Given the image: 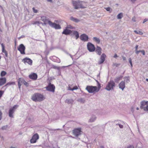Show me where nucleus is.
<instances>
[{
	"instance_id": "nucleus-42",
	"label": "nucleus",
	"mask_w": 148,
	"mask_h": 148,
	"mask_svg": "<svg viewBox=\"0 0 148 148\" xmlns=\"http://www.w3.org/2000/svg\"><path fill=\"white\" fill-rule=\"evenodd\" d=\"M148 21V19L147 18H145L144 19L143 21V23H144L146 22L147 21Z\"/></svg>"
},
{
	"instance_id": "nucleus-4",
	"label": "nucleus",
	"mask_w": 148,
	"mask_h": 148,
	"mask_svg": "<svg viewBox=\"0 0 148 148\" xmlns=\"http://www.w3.org/2000/svg\"><path fill=\"white\" fill-rule=\"evenodd\" d=\"M140 108L145 112H148V101L143 100L140 103Z\"/></svg>"
},
{
	"instance_id": "nucleus-21",
	"label": "nucleus",
	"mask_w": 148,
	"mask_h": 148,
	"mask_svg": "<svg viewBox=\"0 0 148 148\" xmlns=\"http://www.w3.org/2000/svg\"><path fill=\"white\" fill-rule=\"evenodd\" d=\"M72 32V31L66 28V29L62 32V34H63L67 35L70 34Z\"/></svg>"
},
{
	"instance_id": "nucleus-32",
	"label": "nucleus",
	"mask_w": 148,
	"mask_h": 148,
	"mask_svg": "<svg viewBox=\"0 0 148 148\" xmlns=\"http://www.w3.org/2000/svg\"><path fill=\"white\" fill-rule=\"evenodd\" d=\"M15 84V82H8L6 84L5 86H6L7 85H14Z\"/></svg>"
},
{
	"instance_id": "nucleus-31",
	"label": "nucleus",
	"mask_w": 148,
	"mask_h": 148,
	"mask_svg": "<svg viewBox=\"0 0 148 148\" xmlns=\"http://www.w3.org/2000/svg\"><path fill=\"white\" fill-rule=\"evenodd\" d=\"M67 29H74V27L71 25H68L66 27Z\"/></svg>"
},
{
	"instance_id": "nucleus-17",
	"label": "nucleus",
	"mask_w": 148,
	"mask_h": 148,
	"mask_svg": "<svg viewBox=\"0 0 148 148\" xmlns=\"http://www.w3.org/2000/svg\"><path fill=\"white\" fill-rule=\"evenodd\" d=\"M106 57L105 54H102L101 56L100 61L98 62L99 64H101L105 60V58Z\"/></svg>"
},
{
	"instance_id": "nucleus-53",
	"label": "nucleus",
	"mask_w": 148,
	"mask_h": 148,
	"mask_svg": "<svg viewBox=\"0 0 148 148\" xmlns=\"http://www.w3.org/2000/svg\"><path fill=\"white\" fill-rule=\"evenodd\" d=\"M100 148H104V147L103 146H101L100 147Z\"/></svg>"
},
{
	"instance_id": "nucleus-3",
	"label": "nucleus",
	"mask_w": 148,
	"mask_h": 148,
	"mask_svg": "<svg viewBox=\"0 0 148 148\" xmlns=\"http://www.w3.org/2000/svg\"><path fill=\"white\" fill-rule=\"evenodd\" d=\"M72 3L75 9H78L79 8H86V5L84 4L86 3L82 1H73Z\"/></svg>"
},
{
	"instance_id": "nucleus-57",
	"label": "nucleus",
	"mask_w": 148,
	"mask_h": 148,
	"mask_svg": "<svg viewBox=\"0 0 148 148\" xmlns=\"http://www.w3.org/2000/svg\"><path fill=\"white\" fill-rule=\"evenodd\" d=\"M10 148H15L14 147H11Z\"/></svg>"
},
{
	"instance_id": "nucleus-48",
	"label": "nucleus",
	"mask_w": 148,
	"mask_h": 148,
	"mask_svg": "<svg viewBox=\"0 0 148 148\" xmlns=\"http://www.w3.org/2000/svg\"><path fill=\"white\" fill-rule=\"evenodd\" d=\"M122 58H123V60H126V58L125 57L123 56H122Z\"/></svg>"
},
{
	"instance_id": "nucleus-41",
	"label": "nucleus",
	"mask_w": 148,
	"mask_h": 148,
	"mask_svg": "<svg viewBox=\"0 0 148 148\" xmlns=\"http://www.w3.org/2000/svg\"><path fill=\"white\" fill-rule=\"evenodd\" d=\"M132 20L133 21L135 22L136 21L135 17H133L132 18Z\"/></svg>"
},
{
	"instance_id": "nucleus-52",
	"label": "nucleus",
	"mask_w": 148,
	"mask_h": 148,
	"mask_svg": "<svg viewBox=\"0 0 148 148\" xmlns=\"http://www.w3.org/2000/svg\"><path fill=\"white\" fill-rule=\"evenodd\" d=\"M138 45H136V47H135L136 50H137V49H138Z\"/></svg>"
},
{
	"instance_id": "nucleus-15",
	"label": "nucleus",
	"mask_w": 148,
	"mask_h": 148,
	"mask_svg": "<svg viewBox=\"0 0 148 148\" xmlns=\"http://www.w3.org/2000/svg\"><path fill=\"white\" fill-rule=\"evenodd\" d=\"M41 20L44 22L45 24L48 23L49 25L50 24L49 22H51L50 21H49V19L47 18L46 17L43 16L41 17Z\"/></svg>"
},
{
	"instance_id": "nucleus-44",
	"label": "nucleus",
	"mask_w": 148,
	"mask_h": 148,
	"mask_svg": "<svg viewBox=\"0 0 148 148\" xmlns=\"http://www.w3.org/2000/svg\"><path fill=\"white\" fill-rule=\"evenodd\" d=\"M40 23L39 21H36L34 22V23H33L34 24H39Z\"/></svg>"
},
{
	"instance_id": "nucleus-7",
	"label": "nucleus",
	"mask_w": 148,
	"mask_h": 148,
	"mask_svg": "<svg viewBox=\"0 0 148 148\" xmlns=\"http://www.w3.org/2000/svg\"><path fill=\"white\" fill-rule=\"evenodd\" d=\"M45 88L48 91L54 92H55V87L54 85L50 83L48 86L45 87Z\"/></svg>"
},
{
	"instance_id": "nucleus-6",
	"label": "nucleus",
	"mask_w": 148,
	"mask_h": 148,
	"mask_svg": "<svg viewBox=\"0 0 148 148\" xmlns=\"http://www.w3.org/2000/svg\"><path fill=\"white\" fill-rule=\"evenodd\" d=\"M18 106L17 105H14L13 107L10 108L9 111V116L11 118H13V114L15 111L16 110L18 107Z\"/></svg>"
},
{
	"instance_id": "nucleus-54",
	"label": "nucleus",
	"mask_w": 148,
	"mask_h": 148,
	"mask_svg": "<svg viewBox=\"0 0 148 148\" xmlns=\"http://www.w3.org/2000/svg\"><path fill=\"white\" fill-rule=\"evenodd\" d=\"M47 1H49L51 2H52V0H47Z\"/></svg>"
},
{
	"instance_id": "nucleus-51",
	"label": "nucleus",
	"mask_w": 148,
	"mask_h": 148,
	"mask_svg": "<svg viewBox=\"0 0 148 148\" xmlns=\"http://www.w3.org/2000/svg\"><path fill=\"white\" fill-rule=\"evenodd\" d=\"M114 57L115 58H116L117 57V56L116 54H115L114 55Z\"/></svg>"
},
{
	"instance_id": "nucleus-24",
	"label": "nucleus",
	"mask_w": 148,
	"mask_h": 148,
	"mask_svg": "<svg viewBox=\"0 0 148 148\" xmlns=\"http://www.w3.org/2000/svg\"><path fill=\"white\" fill-rule=\"evenodd\" d=\"M70 19L71 20L73 21L76 23H78L80 21V20L76 18H74L72 16L70 17Z\"/></svg>"
},
{
	"instance_id": "nucleus-46",
	"label": "nucleus",
	"mask_w": 148,
	"mask_h": 148,
	"mask_svg": "<svg viewBox=\"0 0 148 148\" xmlns=\"http://www.w3.org/2000/svg\"><path fill=\"white\" fill-rule=\"evenodd\" d=\"M125 78L126 79V80H127L126 82H127L128 81H129V77H125Z\"/></svg>"
},
{
	"instance_id": "nucleus-56",
	"label": "nucleus",
	"mask_w": 148,
	"mask_h": 148,
	"mask_svg": "<svg viewBox=\"0 0 148 148\" xmlns=\"http://www.w3.org/2000/svg\"><path fill=\"white\" fill-rule=\"evenodd\" d=\"M146 81L147 82H148V78L146 79Z\"/></svg>"
},
{
	"instance_id": "nucleus-45",
	"label": "nucleus",
	"mask_w": 148,
	"mask_h": 148,
	"mask_svg": "<svg viewBox=\"0 0 148 148\" xmlns=\"http://www.w3.org/2000/svg\"><path fill=\"white\" fill-rule=\"evenodd\" d=\"M136 53L137 54H138L140 52V51H141L140 50V51H137V50H136Z\"/></svg>"
},
{
	"instance_id": "nucleus-16",
	"label": "nucleus",
	"mask_w": 148,
	"mask_h": 148,
	"mask_svg": "<svg viewBox=\"0 0 148 148\" xmlns=\"http://www.w3.org/2000/svg\"><path fill=\"white\" fill-rule=\"evenodd\" d=\"M80 38L81 40L84 41H87L88 38L87 35L85 34H83L81 35L80 36Z\"/></svg>"
},
{
	"instance_id": "nucleus-9",
	"label": "nucleus",
	"mask_w": 148,
	"mask_h": 148,
	"mask_svg": "<svg viewBox=\"0 0 148 148\" xmlns=\"http://www.w3.org/2000/svg\"><path fill=\"white\" fill-rule=\"evenodd\" d=\"M25 48L24 45L23 44H20L18 48V50L20 52L21 54H25Z\"/></svg>"
},
{
	"instance_id": "nucleus-39",
	"label": "nucleus",
	"mask_w": 148,
	"mask_h": 148,
	"mask_svg": "<svg viewBox=\"0 0 148 148\" xmlns=\"http://www.w3.org/2000/svg\"><path fill=\"white\" fill-rule=\"evenodd\" d=\"M23 84L26 86H27L28 85V83L25 80H24Z\"/></svg>"
},
{
	"instance_id": "nucleus-22",
	"label": "nucleus",
	"mask_w": 148,
	"mask_h": 148,
	"mask_svg": "<svg viewBox=\"0 0 148 148\" xmlns=\"http://www.w3.org/2000/svg\"><path fill=\"white\" fill-rule=\"evenodd\" d=\"M101 50L102 49L100 47L97 46L96 49L95 51L98 55H100L101 53Z\"/></svg>"
},
{
	"instance_id": "nucleus-37",
	"label": "nucleus",
	"mask_w": 148,
	"mask_h": 148,
	"mask_svg": "<svg viewBox=\"0 0 148 148\" xmlns=\"http://www.w3.org/2000/svg\"><path fill=\"white\" fill-rule=\"evenodd\" d=\"M120 65V64H117V63H114L113 64V66H115L116 67H118Z\"/></svg>"
},
{
	"instance_id": "nucleus-36",
	"label": "nucleus",
	"mask_w": 148,
	"mask_h": 148,
	"mask_svg": "<svg viewBox=\"0 0 148 148\" xmlns=\"http://www.w3.org/2000/svg\"><path fill=\"white\" fill-rule=\"evenodd\" d=\"M32 10H33V12L34 13H37L38 12V10H37L35 9L34 8H32Z\"/></svg>"
},
{
	"instance_id": "nucleus-1",
	"label": "nucleus",
	"mask_w": 148,
	"mask_h": 148,
	"mask_svg": "<svg viewBox=\"0 0 148 148\" xmlns=\"http://www.w3.org/2000/svg\"><path fill=\"white\" fill-rule=\"evenodd\" d=\"M45 97L42 94L38 93H34L32 96L31 99L35 102H40L44 100Z\"/></svg>"
},
{
	"instance_id": "nucleus-2",
	"label": "nucleus",
	"mask_w": 148,
	"mask_h": 148,
	"mask_svg": "<svg viewBox=\"0 0 148 148\" xmlns=\"http://www.w3.org/2000/svg\"><path fill=\"white\" fill-rule=\"evenodd\" d=\"M101 88L100 84L97 87L96 86H87L86 89L90 93H95L98 92L99 90Z\"/></svg>"
},
{
	"instance_id": "nucleus-47",
	"label": "nucleus",
	"mask_w": 148,
	"mask_h": 148,
	"mask_svg": "<svg viewBox=\"0 0 148 148\" xmlns=\"http://www.w3.org/2000/svg\"><path fill=\"white\" fill-rule=\"evenodd\" d=\"M119 125L120 128H123V125H122L121 124H119Z\"/></svg>"
},
{
	"instance_id": "nucleus-5",
	"label": "nucleus",
	"mask_w": 148,
	"mask_h": 148,
	"mask_svg": "<svg viewBox=\"0 0 148 148\" xmlns=\"http://www.w3.org/2000/svg\"><path fill=\"white\" fill-rule=\"evenodd\" d=\"M115 86V83L113 81H110L108 83L106 89L108 90H113L114 87Z\"/></svg>"
},
{
	"instance_id": "nucleus-23",
	"label": "nucleus",
	"mask_w": 148,
	"mask_h": 148,
	"mask_svg": "<svg viewBox=\"0 0 148 148\" xmlns=\"http://www.w3.org/2000/svg\"><path fill=\"white\" fill-rule=\"evenodd\" d=\"M73 34L75 36L76 39H77L79 37V35L78 32L76 31H72Z\"/></svg>"
},
{
	"instance_id": "nucleus-43",
	"label": "nucleus",
	"mask_w": 148,
	"mask_h": 148,
	"mask_svg": "<svg viewBox=\"0 0 148 148\" xmlns=\"http://www.w3.org/2000/svg\"><path fill=\"white\" fill-rule=\"evenodd\" d=\"M140 52L143 54V55H145V52L144 50H141L140 51Z\"/></svg>"
},
{
	"instance_id": "nucleus-55",
	"label": "nucleus",
	"mask_w": 148,
	"mask_h": 148,
	"mask_svg": "<svg viewBox=\"0 0 148 148\" xmlns=\"http://www.w3.org/2000/svg\"><path fill=\"white\" fill-rule=\"evenodd\" d=\"M136 109L137 110H138L139 109V108L138 107H137L136 108Z\"/></svg>"
},
{
	"instance_id": "nucleus-30",
	"label": "nucleus",
	"mask_w": 148,
	"mask_h": 148,
	"mask_svg": "<svg viewBox=\"0 0 148 148\" xmlns=\"http://www.w3.org/2000/svg\"><path fill=\"white\" fill-rule=\"evenodd\" d=\"M123 17V14L122 13H120L117 16V17L118 19H121Z\"/></svg>"
},
{
	"instance_id": "nucleus-50",
	"label": "nucleus",
	"mask_w": 148,
	"mask_h": 148,
	"mask_svg": "<svg viewBox=\"0 0 148 148\" xmlns=\"http://www.w3.org/2000/svg\"><path fill=\"white\" fill-rule=\"evenodd\" d=\"M133 3H134L137 0H130Z\"/></svg>"
},
{
	"instance_id": "nucleus-8",
	"label": "nucleus",
	"mask_w": 148,
	"mask_h": 148,
	"mask_svg": "<svg viewBox=\"0 0 148 148\" xmlns=\"http://www.w3.org/2000/svg\"><path fill=\"white\" fill-rule=\"evenodd\" d=\"M81 130V128L75 129L73 130V133L74 135L77 137L81 134L82 132Z\"/></svg>"
},
{
	"instance_id": "nucleus-38",
	"label": "nucleus",
	"mask_w": 148,
	"mask_h": 148,
	"mask_svg": "<svg viewBox=\"0 0 148 148\" xmlns=\"http://www.w3.org/2000/svg\"><path fill=\"white\" fill-rule=\"evenodd\" d=\"M105 8L106 9V10L108 11H110L111 9L110 8V7H108Z\"/></svg>"
},
{
	"instance_id": "nucleus-11",
	"label": "nucleus",
	"mask_w": 148,
	"mask_h": 148,
	"mask_svg": "<svg viewBox=\"0 0 148 148\" xmlns=\"http://www.w3.org/2000/svg\"><path fill=\"white\" fill-rule=\"evenodd\" d=\"M22 61L25 64L27 63L30 65L32 64V60L29 58L26 57L22 60Z\"/></svg>"
},
{
	"instance_id": "nucleus-13",
	"label": "nucleus",
	"mask_w": 148,
	"mask_h": 148,
	"mask_svg": "<svg viewBox=\"0 0 148 148\" xmlns=\"http://www.w3.org/2000/svg\"><path fill=\"white\" fill-rule=\"evenodd\" d=\"M49 25L51 27L55 28L56 29H59L61 28V27L60 25L57 24L55 23H52L51 22H50Z\"/></svg>"
},
{
	"instance_id": "nucleus-10",
	"label": "nucleus",
	"mask_w": 148,
	"mask_h": 148,
	"mask_svg": "<svg viewBox=\"0 0 148 148\" xmlns=\"http://www.w3.org/2000/svg\"><path fill=\"white\" fill-rule=\"evenodd\" d=\"M39 138V136L38 134L37 133L33 135L32 138L30 140V143H36Z\"/></svg>"
},
{
	"instance_id": "nucleus-18",
	"label": "nucleus",
	"mask_w": 148,
	"mask_h": 148,
	"mask_svg": "<svg viewBox=\"0 0 148 148\" xmlns=\"http://www.w3.org/2000/svg\"><path fill=\"white\" fill-rule=\"evenodd\" d=\"M6 79L5 77H0V86L4 85L6 82Z\"/></svg>"
},
{
	"instance_id": "nucleus-26",
	"label": "nucleus",
	"mask_w": 148,
	"mask_h": 148,
	"mask_svg": "<svg viewBox=\"0 0 148 148\" xmlns=\"http://www.w3.org/2000/svg\"><path fill=\"white\" fill-rule=\"evenodd\" d=\"M7 74V72L4 71H2L0 73V76L1 77L5 76Z\"/></svg>"
},
{
	"instance_id": "nucleus-19",
	"label": "nucleus",
	"mask_w": 148,
	"mask_h": 148,
	"mask_svg": "<svg viewBox=\"0 0 148 148\" xmlns=\"http://www.w3.org/2000/svg\"><path fill=\"white\" fill-rule=\"evenodd\" d=\"M24 80V79L22 78H20L18 79V84L19 89H20L21 86L22 84H23Z\"/></svg>"
},
{
	"instance_id": "nucleus-20",
	"label": "nucleus",
	"mask_w": 148,
	"mask_h": 148,
	"mask_svg": "<svg viewBox=\"0 0 148 148\" xmlns=\"http://www.w3.org/2000/svg\"><path fill=\"white\" fill-rule=\"evenodd\" d=\"M119 88L123 90L125 87V83L124 81H122L119 84Z\"/></svg>"
},
{
	"instance_id": "nucleus-33",
	"label": "nucleus",
	"mask_w": 148,
	"mask_h": 148,
	"mask_svg": "<svg viewBox=\"0 0 148 148\" xmlns=\"http://www.w3.org/2000/svg\"><path fill=\"white\" fill-rule=\"evenodd\" d=\"M134 32L137 34H139L140 35H142L143 34V33L140 31H137L136 30H134Z\"/></svg>"
},
{
	"instance_id": "nucleus-28",
	"label": "nucleus",
	"mask_w": 148,
	"mask_h": 148,
	"mask_svg": "<svg viewBox=\"0 0 148 148\" xmlns=\"http://www.w3.org/2000/svg\"><path fill=\"white\" fill-rule=\"evenodd\" d=\"M93 40L98 44L99 43L100 41V40L99 38L96 37H94L93 38Z\"/></svg>"
},
{
	"instance_id": "nucleus-25",
	"label": "nucleus",
	"mask_w": 148,
	"mask_h": 148,
	"mask_svg": "<svg viewBox=\"0 0 148 148\" xmlns=\"http://www.w3.org/2000/svg\"><path fill=\"white\" fill-rule=\"evenodd\" d=\"M78 89V88L76 86H74L73 88H71L70 86H69L68 88V90H72V91H73V90H77Z\"/></svg>"
},
{
	"instance_id": "nucleus-34",
	"label": "nucleus",
	"mask_w": 148,
	"mask_h": 148,
	"mask_svg": "<svg viewBox=\"0 0 148 148\" xmlns=\"http://www.w3.org/2000/svg\"><path fill=\"white\" fill-rule=\"evenodd\" d=\"M129 62L131 65V67H132V59H131V58H130L129 59Z\"/></svg>"
},
{
	"instance_id": "nucleus-12",
	"label": "nucleus",
	"mask_w": 148,
	"mask_h": 148,
	"mask_svg": "<svg viewBox=\"0 0 148 148\" xmlns=\"http://www.w3.org/2000/svg\"><path fill=\"white\" fill-rule=\"evenodd\" d=\"M87 47L88 50L92 52L95 50V48L94 46L91 43H88Z\"/></svg>"
},
{
	"instance_id": "nucleus-40",
	"label": "nucleus",
	"mask_w": 148,
	"mask_h": 148,
	"mask_svg": "<svg viewBox=\"0 0 148 148\" xmlns=\"http://www.w3.org/2000/svg\"><path fill=\"white\" fill-rule=\"evenodd\" d=\"M127 148H134V147L133 145H130L128 146Z\"/></svg>"
},
{
	"instance_id": "nucleus-27",
	"label": "nucleus",
	"mask_w": 148,
	"mask_h": 148,
	"mask_svg": "<svg viewBox=\"0 0 148 148\" xmlns=\"http://www.w3.org/2000/svg\"><path fill=\"white\" fill-rule=\"evenodd\" d=\"M2 52L4 53L5 54V55L6 56H7L8 55V53L7 51L5 50L4 46L3 45V44H2Z\"/></svg>"
},
{
	"instance_id": "nucleus-14",
	"label": "nucleus",
	"mask_w": 148,
	"mask_h": 148,
	"mask_svg": "<svg viewBox=\"0 0 148 148\" xmlns=\"http://www.w3.org/2000/svg\"><path fill=\"white\" fill-rule=\"evenodd\" d=\"M29 77L31 79L34 80H35L37 79L38 76L36 73H32L29 75Z\"/></svg>"
},
{
	"instance_id": "nucleus-35",
	"label": "nucleus",
	"mask_w": 148,
	"mask_h": 148,
	"mask_svg": "<svg viewBox=\"0 0 148 148\" xmlns=\"http://www.w3.org/2000/svg\"><path fill=\"white\" fill-rule=\"evenodd\" d=\"M96 118H91L89 120L90 122H93L95 120Z\"/></svg>"
},
{
	"instance_id": "nucleus-49",
	"label": "nucleus",
	"mask_w": 148,
	"mask_h": 148,
	"mask_svg": "<svg viewBox=\"0 0 148 148\" xmlns=\"http://www.w3.org/2000/svg\"><path fill=\"white\" fill-rule=\"evenodd\" d=\"M2 113L1 112V111H0V120L1 119V115H2Z\"/></svg>"
},
{
	"instance_id": "nucleus-29",
	"label": "nucleus",
	"mask_w": 148,
	"mask_h": 148,
	"mask_svg": "<svg viewBox=\"0 0 148 148\" xmlns=\"http://www.w3.org/2000/svg\"><path fill=\"white\" fill-rule=\"evenodd\" d=\"M122 77V76H121L120 77H116L115 79V82H118L119 80H120L121 78Z\"/></svg>"
}]
</instances>
